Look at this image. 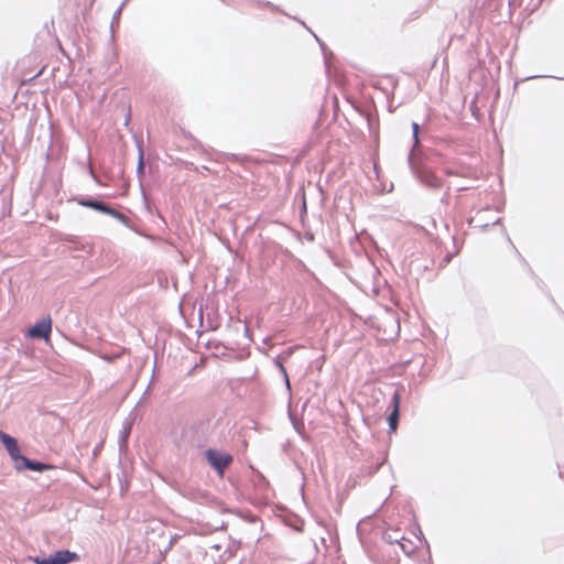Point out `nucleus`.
<instances>
[{
  "label": "nucleus",
  "instance_id": "nucleus-1",
  "mask_svg": "<svg viewBox=\"0 0 564 564\" xmlns=\"http://www.w3.org/2000/svg\"><path fill=\"white\" fill-rule=\"evenodd\" d=\"M52 332V318L47 315L41 321L36 322L32 327L28 329L26 336L30 338H39L50 340Z\"/></svg>",
  "mask_w": 564,
  "mask_h": 564
},
{
  "label": "nucleus",
  "instance_id": "nucleus-2",
  "mask_svg": "<svg viewBox=\"0 0 564 564\" xmlns=\"http://www.w3.org/2000/svg\"><path fill=\"white\" fill-rule=\"evenodd\" d=\"M78 558L75 552L59 550L45 558H35L36 564H68Z\"/></svg>",
  "mask_w": 564,
  "mask_h": 564
},
{
  "label": "nucleus",
  "instance_id": "nucleus-3",
  "mask_svg": "<svg viewBox=\"0 0 564 564\" xmlns=\"http://www.w3.org/2000/svg\"><path fill=\"white\" fill-rule=\"evenodd\" d=\"M209 464L223 475L224 470L231 464L232 457L229 454L209 449L206 453Z\"/></svg>",
  "mask_w": 564,
  "mask_h": 564
},
{
  "label": "nucleus",
  "instance_id": "nucleus-4",
  "mask_svg": "<svg viewBox=\"0 0 564 564\" xmlns=\"http://www.w3.org/2000/svg\"><path fill=\"white\" fill-rule=\"evenodd\" d=\"M0 440L3 443V445L6 446L11 458L17 463V465H19L22 462V459L24 458V456H22L20 454V449H19L18 443H17V440L13 438L12 436L6 434L2 431H0Z\"/></svg>",
  "mask_w": 564,
  "mask_h": 564
},
{
  "label": "nucleus",
  "instance_id": "nucleus-5",
  "mask_svg": "<svg viewBox=\"0 0 564 564\" xmlns=\"http://www.w3.org/2000/svg\"><path fill=\"white\" fill-rule=\"evenodd\" d=\"M400 403H401V394L399 391H395L392 397V412L388 416V424H389L391 432H395V430L398 427Z\"/></svg>",
  "mask_w": 564,
  "mask_h": 564
},
{
  "label": "nucleus",
  "instance_id": "nucleus-6",
  "mask_svg": "<svg viewBox=\"0 0 564 564\" xmlns=\"http://www.w3.org/2000/svg\"><path fill=\"white\" fill-rule=\"evenodd\" d=\"M78 204L82 205V206H85V207H89V208L96 209V210H98L100 213L110 215V216L116 217V218L120 217V214L117 210H115L113 208L105 205L104 203H101L99 200L82 199V200L78 202Z\"/></svg>",
  "mask_w": 564,
  "mask_h": 564
},
{
  "label": "nucleus",
  "instance_id": "nucleus-7",
  "mask_svg": "<svg viewBox=\"0 0 564 564\" xmlns=\"http://www.w3.org/2000/svg\"><path fill=\"white\" fill-rule=\"evenodd\" d=\"M15 467L19 470L22 468H26V469L35 470V471H45V470H51L54 468V466H52V465L43 464L40 462H32L29 458H26L25 456L19 465H15Z\"/></svg>",
  "mask_w": 564,
  "mask_h": 564
},
{
  "label": "nucleus",
  "instance_id": "nucleus-8",
  "mask_svg": "<svg viewBox=\"0 0 564 564\" xmlns=\"http://www.w3.org/2000/svg\"><path fill=\"white\" fill-rule=\"evenodd\" d=\"M421 181L429 187L437 189L442 186V180L432 171H423L421 173Z\"/></svg>",
  "mask_w": 564,
  "mask_h": 564
},
{
  "label": "nucleus",
  "instance_id": "nucleus-9",
  "mask_svg": "<svg viewBox=\"0 0 564 564\" xmlns=\"http://www.w3.org/2000/svg\"><path fill=\"white\" fill-rule=\"evenodd\" d=\"M419 124L417 123H412V130H413V138H414V141H415V144L419 143Z\"/></svg>",
  "mask_w": 564,
  "mask_h": 564
},
{
  "label": "nucleus",
  "instance_id": "nucleus-10",
  "mask_svg": "<svg viewBox=\"0 0 564 564\" xmlns=\"http://www.w3.org/2000/svg\"><path fill=\"white\" fill-rule=\"evenodd\" d=\"M43 69H44L43 67H42L41 69H39L34 75H32V76L29 78V80L34 79V78L39 77L40 75H42Z\"/></svg>",
  "mask_w": 564,
  "mask_h": 564
},
{
  "label": "nucleus",
  "instance_id": "nucleus-11",
  "mask_svg": "<svg viewBox=\"0 0 564 564\" xmlns=\"http://www.w3.org/2000/svg\"><path fill=\"white\" fill-rule=\"evenodd\" d=\"M21 77H22L21 83H22V84H24V83L28 80V79L25 78V77H26V74H24V73H23V74H21Z\"/></svg>",
  "mask_w": 564,
  "mask_h": 564
},
{
  "label": "nucleus",
  "instance_id": "nucleus-12",
  "mask_svg": "<svg viewBox=\"0 0 564 564\" xmlns=\"http://www.w3.org/2000/svg\"><path fill=\"white\" fill-rule=\"evenodd\" d=\"M143 169V161H142V156L140 158V162H139V170H142Z\"/></svg>",
  "mask_w": 564,
  "mask_h": 564
},
{
  "label": "nucleus",
  "instance_id": "nucleus-13",
  "mask_svg": "<svg viewBox=\"0 0 564 564\" xmlns=\"http://www.w3.org/2000/svg\"><path fill=\"white\" fill-rule=\"evenodd\" d=\"M446 173H447L448 175L454 174V173H453V171H449V170H448V171H446Z\"/></svg>",
  "mask_w": 564,
  "mask_h": 564
}]
</instances>
